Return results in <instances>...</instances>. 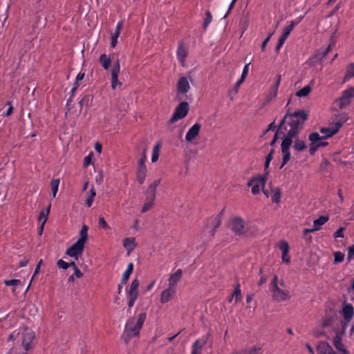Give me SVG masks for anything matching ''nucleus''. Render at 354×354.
<instances>
[{
  "mask_svg": "<svg viewBox=\"0 0 354 354\" xmlns=\"http://www.w3.org/2000/svg\"><path fill=\"white\" fill-rule=\"evenodd\" d=\"M292 137H289L287 136H285L281 145V153H282V163L280 166V168H283L286 163L290 160V147L292 142Z\"/></svg>",
  "mask_w": 354,
  "mask_h": 354,
  "instance_id": "9d476101",
  "label": "nucleus"
},
{
  "mask_svg": "<svg viewBox=\"0 0 354 354\" xmlns=\"http://www.w3.org/2000/svg\"><path fill=\"white\" fill-rule=\"evenodd\" d=\"M122 28V21H120L117 23L114 32H113L111 35V37L118 39V37L120 35V31H121Z\"/></svg>",
  "mask_w": 354,
  "mask_h": 354,
  "instance_id": "49530a36",
  "label": "nucleus"
},
{
  "mask_svg": "<svg viewBox=\"0 0 354 354\" xmlns=\"http://www.w3.org/2000/svg\"><path fill=\"white\" fill-rule=\"evenodd\" d=\"M260 350L259 348L252 347L247 351H245L242 353H239V354H257L258 351Z\"/></svg>",
  "mask_w": 354,
  "mask_h": 354,
  "instance_id": "13d9d810",
  "label": "nucleus"
},
{
  "mask_svg": "<svg viewBox=\"0 0 354 354\" xmlns=\"http://www.w3.org/2000/svg\"><path fill=\"white\" fill-rule=\"evenodd\" d=\"M43 264V261L42 259L39 260V261L37 263L36 267H35V271H34V274H33V276L32 277V279L27 287V289H26V291L29 289L30 286V284L33 280V278L35 277V276L36 274H37L39 272V270H40V268L41 266V265Z\"/></svg>",
  "mask_w": 354,
  "mask_h": 354,
  "instance_id": "09e8293b",
  "label": "nucleus"
},
{
  "mask_svg": "<svg viewBox=\"0 0 354 354\" xmlns=\"http://www.w3.org/2000/svg\"><path fill=\"white\" fill-rule=\"evenodd\" d=\"M342 122H337L332 127L321 128L320 132L323 134V138L327 139L336 134L342 127Z\"/></svg>",
  "mask_w": 354,
  "mask_h": 354,
  "instance_id": "4468645a",
  "label": "nucleus"
},
{
  "mask_svg": "<svg viewBox=\"0 0 354 354\" xmlns=\"http://www.w3.org/2000/svg\"><path fill=\"white\" fill-rule=\"evenodd\" d=\"M50 209V205H49L46 209H43L39 214L38 221L41 224H42V225H44L47 221Z\"/></svg>",
  "mask_w": 354,
  "mask_h": 354,
  "instance_id": "2f4dec72",
  "label": "nucleus"
},
{
  "mask_svg": "<svg viewBox=\"0 0 354 354\" xmlns=\"http://www.w3.org/2000/svg\"><path fill=\"white\" fill-rule=\"evenodd\" d=\"M221 224V216L216 215L209 218L205 224L203 230V236H206L207 239H212L216 232V229Z\"/></svg>",
  "mask_w": 354,
  "mask_h": 354,
  "instance_id": "0eeeda50",
  "label": "nucleus"
},
{
  "mask_svg": "<svg viewBox=\"0 0 354 354\" xmlns=\"http://www.w3.org/2000/svg\"><path fill=\"white\" fill-rule=\"evenodd\" d=\"M176 290L168 286L160 294V302L166 304L171 301L176 295Z\"/></svg>",
  "mask_w": 354,
  "mask_h": 354,
  "instance_id": "6ab92c4d",
  "label": "nucleus"
},
{
  "mask_svg": "<svg viewBox=\"0 0 354 354\" xmlns=\"http://www.w3.org/2000/svg\"><path fill=\"white\" fill-rule=\"evenodd\" d=\"M309 140L312 144H318L319 141H321L323 138V136H320L318 133L313 132L311 133L308 136Z\"/></svg>",
  "mask_w": 354,
  "mask_h": 354,
  "instance_id": "a19ab883",
  "label": "nucleus"
},
{
  "mask_svg": "<svg viewBox=\"0 0 354 354\" xmlns=\"http://www.w3.org/2000/svg\"><path fill=\"white\" fill-rule=\"evenodd\" d=\"M241 299H242L241 290L240 289L239 284H238L237 286L236 287L235 290H234L232 297L230 299L229 301L232 302L233 301V299H234L235 303H237L239 301H241Z\"/></svg>",
  "mask_w": 354,
  "mask_h": 354,
  "instance_id": "72a5a7b5",
  "label": "nucleus"
},
{
  "mask_svg": "<svg viewBox=\"0 0 354 354\" xmlns=\"http://www.w3.org/2000/svg\"><path fill=\"white\" fill-rule=\"evenodd\" d=\"M88 227L86 225H83L79 232V239L77 241L68 248L66 254L71 257L75 258L78 260L79 257L82 254L85 243L88 240Z\"/></svg>",
  "mask_w": 354,
  "mask_h": 354,
  "instance_id": "20e7f679",
  "label": "nucleus"
},
{
  "mask_svg": "<svg viewBox=\"0 0 354 354\" xmlns=\"http://www.w3.org/2000/svg\"><path fill=\"white\" fill-rule=\"evenodd\" d=\"M147 174V167H138L136 171V179L138 182L142 185L145 183Z\"/></svg>",
  "mask_w": 354,
  "mask_h": 354,
  "instance_id": "bb28decb",
  "label": "nucleus"
},
{
  "mask_svg": "<svg viewBox=\"0 0 354 354\" xmlns=\"http://www.w3.org/2000/svg\"><path fill=\"white\" fill-rule=\"evenodd\" d=\"M267 198H270L272 203H279L281 201V192L279 187L271 188L270 191L263 190Z\"/></svg>",
  "mask_w": 354,
  "mask_h": 354,
  "instance_id": "f3484780",
  "label": "nucleus"
},
{
  "mask_svg": "<svg viewBox=\"0 0 354 354\" xmlns=\"http://www.w3.org/2000/svg\"><path fill=\"white\" fill-rule=\"evenodd\" d=\"M344 228L339 227L337 230V231L333 234L334 238H343L344 237Z\"/></svg>",
  "mask_w": 354,
  "mask_h": 354,
  "instance_id": "e2e57ef3",
  "label": "nucleus"
},
{
  "mask_svg": "<svg viewBox=\"0 0 354 354\" xmlns=\"http://www.w3.org/2000/svg\"><path fill=\"white\" fill-rule=\"evenodd\" d=\"M268 171H266L263 175H258L251 178L248 182V187H251V192L254 195H257L260 193L261 189L263 191L267 181V176Z\"/></svg>",
  "mask_w": 354,
  "mask_h": 354,
  "instance_id": "423d86ee",
  "label": "nucleus"
},
{
  "mask_svg": "<svg viewBox=\"0 0 354 354\" xmlns=\"http://www.w3.org/2000/svg\"><path fill=\"white\" fill-rule=\"evenodd\" d=\"M154 201H155V199L145 197V203L142 207L141 212L142 213H145V212L149 211L153 207Z\"/></svg>",
  "mask_w": 354,
  "mask_h": 354,
  "instance_id": "c9c22d12",
  "label": "nucleus"
},
{
  "mask_svg": "<svg viewBox=\"0 0 354 354\" xmlns=\"http://www.w3.org/2000/svg\"><path fill=\"white\" fill-rule=\"evenodd\" d=\"M354 97V87L349 86L342 91V95L337 98L335 102L337 104L339 109H343L348 106Z\"/></svg>",
  "mask_w": 354,
  "mask_h": 354,
  "instance_id": "6e6552de",
  "label": "nucleus"
},
{
  "mask_svg": "<svg viewBox=\"0 0 354 354\" xmlns=\"http://www.w3.org/2000/svg\"><path fill=\"white\" fill-rule=\"evenodd\" d=\"M84 76H85V73L83 72H80L77 75L76 78H75V86L71 89L72 92H74L77 89V88L79 86V82H81L82 80H83V79L84 78Z\"/></svg>",
  "mask_w": 354,
  "mask_h": 354,
  "instance_id": "c03bdc74",
  "label": "nucleus"
},
{
  "mask_svg": "<svg viewBox=\"0 0 354 354\" xmlns=\"http://www.w3.org/2000/svg\"><path fill=\"white\" fill-rule=\"evenodd\" d=\"M293 148L297 151H301L306 149V145L304 140L296 139L294 141Z\"/></svg>",
  "mask_w": 354,
  "mask_h": 354,
  "instance_id": "4c0bfd02",
  "label": "nucleus"
},
{
  "mask_svg": "<svg viewBox=\"0 0 354 354\" xmlns=\"http://www.w3.org/2000/svg\"><path fill=\"white\" fill-rule=\"evenodd\" d=\"M146 160H147V156H146L145 152H144L138 162V167H147V165L145 164Z\"/></svg>",
  "mask_w": 354,
  "mask_h": 354,
  "instance_id": "4d7b16f0",
  "label": "nucleus"
},
{
  "mask_svg": "<svg viewBox=\"0 0 354 354\" xmlns=\"http://www.w3.org/2000/svg\"><path fill=\"white\" fill-rule=\"evenodd\" d=\"M6 286H12L13 288L17 287L21 284V281L19 279L6 280L4 281Z\"/></svg>",
  "mask_w": 354,
  "mask_h": 354,
  "instance_id": "3c124183",
  "label": "nucleus"
},
{
  "mask_svg": "<svg viewBox=\"0 0 354 354\" xmlns=\"http://www.w3.org/2000/svg\"><path fill=\"white\" fill-rule=\"evenodd\" d=\"M160 147H161L160 142H157L154 145L153 149L152 156H151V162H156V161H158L159 155H160Z\"/></svg>",
  "mask_w": 354,
  "mask_h": 354,
  "instance_id": "e433bc0d",
  "label": "nucleus"
},
{
  "mask_svg": "<svg viewBox=\"0 0 354 354\" xmlns=\"http://www.w3.org/2000/svg\"><path fill=\"white\" fill-rule=\"evenodd\" d=\"M100 62L104 70H108L111 65V57L106 54H102L100 57Z\"/></svg>",
  "mask_w": 354,
  "mask_h": 354,
  "instance_id": "7c9ffc66",
  "label": "nucleus"
},
{
  "mask_svg": "<svg viewBox=\"0 0 354 354\" xmlns=\"http://www.w3.org/2000/svg\"><path fill=\"white\" fill-rule=\"evenodd\" d=\"M273 152H274V150L272 149L269 153L266 156V161H265V165H264V170H265V173L266 171H268V169L269 167V165H270V163L271 162V160H272L273 158Z\"/></svg>",
  "mask_w": 354,
  "mask_h": 354,
  "instance_id": "a18cd8bd",
  "label": "nucleus"
},
{
  "mask_svg": "<svg viewBox=\"0 0 354 354\" xmlns=\"http://www.w3.org/2000/svg\"><path fill=\"white\" fill-rule=\"evenodd\" d=\"M318 354H333L335 352L333 348L326 342H321L317 345Z\"/></svg>",
  "mask_w": 354,
  "mask_h": 354,
  "instance_id": "5701e85b",
  "label": "nucleus"
},
{
  "mask_svg": "<svg viewBox=\"0 0 354 354\" xmlns=\"http://www.w3.org/2000/svg\"><path fill=\"white\" fill-rule=\"evenodd\" d=\"M304 19L303 16H299L290 23V26L294 28L295 26L298 25Z\"/></svg>",
  "mask_w": 354,
  "mask_h": 354,
  "instance_id": "052dcab7",
  "label": "nucleus"
},
{
  "mask_svg": "<svg viewBox=\"0 0 354 354\" xmlns=\"http://www.w3.org/2000/svg\"><path fill=\"white\" fill-rule=\"evenodd\" d=\"M281 81V75H278L277 76L274 84L270 87V88L267 94L266 98L268 100H269V101L272 100L273 99H274L277 97V93H278V88L280 85Z\"/></svg>",
  "mask_w": 354,
  "mask_h": 354,
  "instance_id": "aec40b11",
  "label": "nucleus"
},
{
  "mask_svg": "<svg viewBox=\"0 0 354 354\" xmlns=\"http://www.w3.org/2000/svg\"><path fill=\"white\" fill-rule=\"evenodd\" d=\"M333 256H334V261H333L334 264H337L339 263H342L344 259V254L340 251L335 252L333 254Z\"/></svg>",
  "mask_w": 354,
  "mask_h": 354,
  "instance_id": "37998d69",
  "label": "nucleus"
},
{
  "mask_svg": "<svg viewBox=\"0 0 354 354\" xmlns=\"http://www.w3.org/2000/svg\"><path fill=\"white\" fill-rule=\"evenodd\" d=\"M353 77H354V63H351L346 67L343 82H346Z\"/></svg>",
  "mask_w": 354,
  "mask_h": 354,
  "instance_id": "c85d7f7f",
  "label": "nucleus"
},
{
  "mask_svg": "<svg viewBox=\"0 0 354 354\" xmlns=\"http://www.w3.org/2000/svg\"><path fill=\"white\" fill-rule=\"evenodd\" d=\"M354 258V245L348 247V255H347V259L348 261H351Z\"/></svg>",
  "mask_w": 354,
  "mask_h": 354,
  "instance_id": "bf43d9fd",
  "label": "nucleus"
},
{
  "mask_svg": "<svg viewBox=\"0 0 354 354\" xmlns=\"http://www.w3.org/2000/svg\"><path fill=\"white\" fill-rule=\"evenodd\" d=\"M329 219L328 216H319V217L313 221V230L319 231Z\"/></svg>",
  "mask_w": 354,
  "mask_h": 354,
  "instance_id": "a878e982",
  "label": "nucleus"
},
{
  "mask_svg": "<svg viewBox=\"0 0 354 354\" xmlns=\"http://www.w3.org/2000/svg\"><path fill=\"white\" fill-rule=\"evenodd\" d=\"M59 183L60 180L59 178H54L50 182L52 195L53 198L56 197L59 189Z\"/></svg>",
  "mask_w": 354,
  "mask_h": 354,
  "instance_id": "58836bf2",
  "label": "nucleus"
},
{
  "mask_svg": "<svg viewBox=\"0 0 354 354\" xmlns=\"http://www.w3.org/2000/svg\"><path fill=\"white\" fill-rule=\"evenodd\" d=\"M17 336L21 339V346L26 351H29L33 348L35 333L32 329L26 326H21L19 329Z\"/></svg>",
  "mask_w": 354,
  "mask_h": 354,
  "instance_id": "39448f33",
  "label": "nucleus"
},
{
  "mask_svg": "<svg viewBox=\"0 0 354 354\" xmlns=\"http://www.w3.org/2000/svg\"><path fill=\"white\" fill-rule=\"evenodd\" d=\"M190 77H180L177 83L178 92L181 94H186L190 89Z\"/></svg>",
  "mask_w": 354,
  "mask_h": 354,
  "instance_id": "2eb2a0df",
  "label": "nucleus"
},
{
  "mask_svg": "<svg viewBox=\"0 0 354 354\" xmlns=\"http://www.w3.org/2000/svg\"><path fill=\"white\" fill-rule=\"evenodd\" d=\"M212 21V16L211 15V12L209 11H206L205 12V18L204 19L203 22V26L204 28L206 29L207 26L209 25V24Z\"/></svg>",
  "mask_w": 354,
  "mask_h": 354,
  "instance_id": "8fccbe9b",
  "label": "nucleus"
},
{
  "mask_svg": "<svg viewBox=\"0 0 354 354\" xmlns=\"http://www.w3.org/2000/svg\"><path fill=\"white\" fill-rule=\"evenodd\" d=\"M189 111V104L186 102H180L176 108L172 116L168 121L171 124L184 118H185Z\"/></svg>",
  "mask_w": 354,
  "mask_h": 354,
  "instance_id": "1a4fd4ad",
  "label": "nucleus"
},
{
  "mask_svg": "<svg viewBox=\"0 0 354 354\" xmlns=\"http://www.w3.org/2000/svg\"><path fill=\"white\" fill-rule=\"evenodd\" d=\"M318 145L317 144H310V149H309V153L310 155H313L315 153V152L318 149Z\"/></svg>",
  "mask_w": 354,
  "mask_h": 354,
  "instance_id": "774afa93",
  "label": "nucleus"
},
{
  "mask_svg": "<svg viewBox=\"0 0 354 354\" xmlns=\"http://www.w3.org/2000/svg\"><path fill=\"white\" fill-rule=\"evenodd\" d=\"M120 71V62H119V60L118 59L115 63V65L112 68V69L111 71V77H118Z\"/></svg>",
  "mask_w": 354,
  "mask_h": 354,
  "instance_id": "de8ad7c7",
  "label": "nucleus"
},
{
  "mask_svg": "<svg viewBox=\"0 0 354 354\" xmlns=\"http://www.w3.org/2000/svg\"><path fill=\"white\" fill-rule=\"evenodd\" d=\"M201 124L196 122L187 131L185 134V140L187 142H192L194 139L199 135L201 130Z\"/></svg>",
  "mask_w": 354,
  "mask_h": 354,
  "instance_id": "ddd939ff",
  "label": "nucleus"
},
{
  "mask_svg": "<svg viewBox=\"0 0 354 354\" xmlns=\"http://www.w3.org/2000/svg\"><path fill=\"white\" fill-rule=\"evenodd\" d=\"M133 270V264L132 263H129L125 272L122 274V279H121L122 284H124L127 282V281L129 278V276L132 273Z\"/></svg>",
  "mask_w": 354,
  "mask_h": 354,
  "instance_id": "473e14b6",
  "label": "nucleus"
},
{
  "mask_svg": "<svg viewBox=\"0 0 354 354\" xmlns=\"http://www.w3.org/2000/svg\"><path fill=\"white\" fill-rule=\"evenodd\" d=\"M288 253L289 252H283L282 256H281V259H282L283 262H284L287 264L289 263L290 261V258Z\"/></svg>",
  "mask_w": 354,
  "mask_h": 354,
  "instance_id": "69168bd1",
  "label": "nucleus"
},
{
  "mask_svg": "<svg viewBox=\"0 0 354 354\" xmlns=\"http://www.w3.org/2000/svg\"><path fill=\"white\" fill-rule=\"evenodd\" d=\"M147 314L140 313L136 317H130L127 319L122 335V339L127 344L133 337H138L140 329L146 319Z\"/></svg>",
  "mask_w": 354,
  "mask_h": 354,
  "instance_id": "f03ea898",
  "label": "nucleus"
},
{
  "mask_svg": "<svg viewBox=\"0 0 354 354\" xmlns=\"http://www.w3.org/2000/svg\"><path fill=\"white\" fill-rule=\"evenodd\" d=\"M95 196H96V193L93 187L89 191V196L86 198V200L85 201V204L86 205V206L88 207H91V205H93L94 198Z\"/></svg>",
  "mask_w": 354,
  "mask_h": 354,
  "instance_id": "ea45409f",
  "label": "nucleus"
},
{
  "mask_svg": "<svg viewBox=\"0 0 354 354\" xmlns=\"http://www.w3.org/2000/svg\"><path fill=\"white\" fill-rule=\"evenodd\" d=\"M209 334L207 333L198 339L192 345V354H201V350L207 344Z\"/></svg>",
  "mask_w": 354,
  "mask_h": 354,
  "instance_id": "dca6fc26",
  "label": "nucleus"
},
{
  "mask_svg": "<svg viewBox=\"0 0 354 354\" xmlns=\"http://www.w3.org/2000/svg\"><path fill=\"white\" fill-rule=\"evenodd\" d=\"M183 277V270L178 269L175 272L170 274L168 279V286L176 290L178 283L181 280Z\"/></svg>",
  "mask_w": 354,
  "mask_h": 354,
  "instance_id": "a211bd4d",
  "label": "nucleus"
},
{
  "mask_svg": "<svg viewBox=\"0 0 354 354\" xmlns=\"http://www.w3.org/2000/svg\"><path fill=\"white\" fill-rule=\"evenodd\" d=\"M292 30L293 28L290 25L286 26L283 29V34L281 37L286 39Z\"/></svg>",
  "mask_w": 354,
  "mask_h": 354,
  "instance_id": "603ef678",
  "label": "nucleus"
},
{
  "mask_svg": "<svg viewBox=\"0 0 354 354\" xmlns=\"http://www.w3.org/2000/svg\"><path fill=\"white\" fill-rule=\"evenodd\" d=\"M278 248L281 252H289L290 247L288 243L285 240L280 241L277 244Z\"/></svg>",
  "mask_w": 354,
  "mask_h": 354,
  "instance_id": "79ce46f5",
  "label": "nucleus"
},
{
  "mask_svg": "<svg viewBox=\"0 0 354 354\" xmlns=\"http://www.w3.org/2000/svg\"><path fill=\"white\" fill-rule=\"evenodd\" d=\"M139 285L140 283L138 279H134L131 281L130 288L128 292L129 297L138 299Z\"/></svg>",
  "mask_w": 354,
  "mask_h": 354,
  "instance_id": "393cba45",
  "label": "nucleus"
},
{
  "mask_svg": "<svg viewBox=\"0 0 354 354\" xmlns=\"http://www.w3.org/2000/svg\"><path fill=\"white\" fill-rule=\"evenodd\" d=\"M272 291V297L274 301L277 302H285L290 299V292L288 290L276 288Z\"/></svg>",
  "mask_w": 354,
  "mask_h": 354,
  "instance_id": "9b49d317",
  "label": "nucleus"
},
{
  "mask_svg": "<svg viewBox=\"0 0 354 354\" xmlns=\"http://www.w3.org/2000/svg\"><path fill=\"white\" fill-rule=\"evenodd\" d=\"M312 90V88L310 85H307L304 86L301 89L297 91L295 93V95L297 97H304L308 95Z\"/></svg>",
  "mask_w": 354,
  "mask_h": 354,
  "instance_id": "f704fd0d",
  "label": "nucleus"
},
{
  "mask_svg": "<svg viewBox=\"0 0 354 354\" xmlns=\"http://www.w3.org/2000/svg\"><path fill=\"white\" fill-rule=\"evenodd\" d=\"M307 119L308 114L304 110H299L292 114L287 113L279 123V130H281L287 122L290 129L288 131L286 136L294 138L299 133L300 128Z\"/></svg>",
  "mask_w": 354,
  "mask_h": 354,
  "instance_id": "f257e3e1",
  "label": "nucleus"
},
{
  "mask_svg": "<svg viewBox=\"0 0 354 354\" xmlns=\"http://www.w3.org/2000/svg\"><path fill=\"white\" fill-rule=\"evenodd\" d=\"M187 53V50L183 45V42L179 43L176 51V56L180 65H185Z\"/></svg>",
  "mask_w": 354,
  "mask_h": 354,
  "instance_id": "412c9836",
  "label": "nucleus"
},
{
  "mask_svg": "<svg viewBox=\"0 0 354 354\" xmlns=\"http://www.w3.org/2000/svg\"><path fill=\"white\" fill-rule=\"evenodd\" d=\"M57 264L59 268L63 270H67L69 268V263H67L62 259L58 260Z\"/></svg>",
  "mask_w": 354,
  "mask_h": 354,
  "instance_id": "5fc2aeb1",
  "label": "nucleus"
},
{
  "mask_svg": "<svg viewBox=\"0 0 354 354\" xmlns=\"http://www.w3.org/2000/svg\"><path fill=\"white\" fill-rule=\"evenodd\" d=\"M243 80L239 79L234 85L233 88L229 91V95L232 100H233L234 97L236 96L239 87L243 84Z\"/></svg>",
  "mask_w": 354,
  "mask_h": 354,
  "instance_id": "c756f323",
  "label": "nucleus"
},
{
  "mask_svg": "<svg viewBox=\"0 0 354 354\" xmlns=\"http://www.w3.org/2000/svg\"><path fill=\"white\" fill-rule=\"evenodd\" d=\"M122 83L118 80V77H111V88L115 90L117 87L120 86Z\"/></svg>",
  "mask_w": 354,
  "mask_h": 354,
  "instance_id": "864d4df0",
  "label": "nucleus"
},
{
  "mask_svg": "<svg viewBox=\"0 0 354 354\" xmlns=\"http://www.w3.org/2000/svg\"><path fill=\"white\" fill-rule=\"evenodd\" d=\"M279 287V280L278 277L277 275H274L272 279L271 282V290H273L276 288Z\"/></svg>",
  "mask_w": 354,
  "mask_h": 354,
  "instance_id": "680f3d73",
  "label": "nucleus"
},
{
  "mask_svg": "<svg viewBox=\"0 0 354 354\" xmlns=\"http://www.w3.org/2000/svg\"><path fill=\"white\" fill-rule=\"evenodd\" d=\"M122 245H123V247L125 248V250L127 251L128 254H130L137 247L136 238L128 237V238L124 239Z\"/></svg>",
  "mask_w": 354,
  "mask_h": 354,
  "instance_id": "4be33fe9",
  "label": "nucleus"
},
{
  "mask_svg": "<svg viewBox=\"0 0 354 354\" xmlns=\"http://www.w3.org/2000/svg\"><path fill=\"white\" fill-rule=\"evenodd\" d=\"M160 178H156L149 183L146 190L145 191V196L146 198L152 199L156 198L157 189L161 183Z\"/></svg>",
  "mask_w": 354,
  "mask_h": 354,
  "instance_id": "f8f14e48",
  "label": "nucleus"
},
{
  "mask_svg": "<svg viewBox=\"0 0 354 354\" xmlns=\"http://www.w3.org/2000/svg\"><path fill=\"white\" fill-rule=\"evenodd\" d=\"M333 344L336 349L343 354H349V352L345 348L342 342V339L339 335H336L333 339Z\"/></svg>",
  "mask_w": 354,
  "mask_h": 354,
  "instance_id": "cd10ccee",
  "label": "nucleus"
},
{
  "mask_svg": "<svg viewBox=\"0 0 354 354\" xmlns=\"http://www.w3.org/2000/svg\"><path fill=\"white\" fill-rule=\"evenodd\" d=\"M99 225L104 229H110V227L108 225L103 217H100L99 218Z\"/></svg>",
  "mask_w": 354,
  "mask_h": 354,
  "instance_id": "0e129e2a",
  "label": "nucleus"
},
{
  "mask_svg": "<svg viewBox=\"0 0 354 354\" xmlns=\"http://www.w3.org/2000/svg\"><path fill=\"white\" fill-rule=\"evenodd\" d=\"M286 39H283V37H280L279 39L278 43L276 46V51H279L280 48L282 47L283 44L285 43Z\"/></svg>",
  "mask_w": 354,
  "mask_h": 354,
  "instance_id": "338daca9",
  "label": "nucleus"
},
{
  "mask_svg": "<svg viewBox=\"0 0 354 354\" xmlns=\"http://www.w3.org/2000/svg\"><path fill=\"white\" fill-rule=\"evenodd\" d=\"M249 65L250 64H246L244 67H243V71H242V73H241V75L239 79L245 81V79L248 73V71H249Z\"/></svg>",
  "mask_w": 354,
  "mask_h": 354,
  "instance_id": "6e6d98bb",
  "label": "nucleus"
},
{
  "mask_svg": "<svg viewBox=\"0 0 354 354\" xmlns=\"http://www.w3.org/2000/svg\"><path fill=\"white\" fill-rule=\"evenodd\" d=\"M230 228L236 235H250L257 231V227L250 221H246L240 216H234L230 221Z\"/></svg>",
  "mask_w": 354,
  "mask_h": 354,
  "instance_id": "7ed1b4c3",
  "label": "nucleus"
},
{
  "mask_svg": "<svg viewBox=\"0 0 354 354\" xmlns=\"http://www.w3.org/2000/svg\"><path fill=\"white\" fill-rule=\"evenodd\" d=\"M342 314L344 320L346 322H349L354 315V308L353 306L350 304H344L342 308Z\"/></svg>",
  "mask_w": 354,
  "mask_h": 354,
  "instance_id": "b1692460",
  "label": "nucleus"
}]
</instances>
